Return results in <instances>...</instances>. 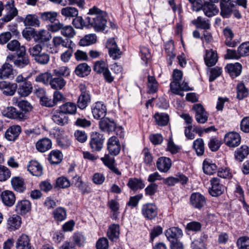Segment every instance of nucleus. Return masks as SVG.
<instances>
[{
    "label": "nucleus",
    "instance_id": "obj_1",
    "mask_svg": "<svg viewBox=\"0 0 249 249\" xmlns=\"http://www.w3.org/2000/svg\"><path fill=\"white\" fill-rule=\"evenodd\" d=\"M86 20L97 31L104 30L107 23V13L96 7L89 10Z\"/></svg>",
    "mask_w": 249,
    "mask_h": 249
},
{
    "label": "nucleus",
    "instance_id": "obj_2",
    "mask_svg": "<svg viewBox=\"0 0 249 249\" xmlns=\"http://www.w3.org/2000/svg\"><path fill=\"white\" fill-rule=\"evenodd\" d=\"M6 14L0 19V26L5 22H8L13 19L18 15V10L15 7L14 1L9 0L5 5ZM4 6L2 1H0V17L2 15V12Z\"/></svg>",
    "mask_w": 249,
    "mask_h": 249
},
{
    "label": "nucleus",
    "instance_id": "obj_3",
    "mask_svg": "<svg viewBox=\"0 0 249 249\" xmlns=\"http://www.w3.org/2000/svg\"><path fill=\"white\" fill-rule=\"evenodd\" d=\"M105 138L102 134L97 132H92L90 136L89 145L93 151H100L103 145Z\"/></svg>",
    "mask_w": 249,
    "mask_h": 249
},
{
    "label": "nucleus",
    "instance_id": "obj_4",
    "mask_svg": "<svg viewBox=\"0 0 249 249\" xmlns=\"http://www.w3.org/2000/svg\"><path fill=\"white\" fill-rule=\"evenodd\" d=\"M4 116L7 117L16 119L19 121H23L27 119L28 117L26 113L18 110L16 108L10 107L7 108L3 112Z\"/></svg>",
    "mask_w": 249,
    "mask_h": 249
},
{
    "label": "nucleus",
    "instance_id": "obj_5",
    "mask_svg": "<svg viewBox=\"0 0 249 249\" xmlns=\"http://www.w3.org/2000/svg\"><path fill=\"white\" fill-rule=\"evenodd\" d=\"M142 213L146 219L152 220L158 215V208L153 203H147L142 206Z\"/></svg>",
    "mask_w": 249,
    "mask_h": 249
},
{
    "label": "nucleus",
    "instance_id": "obj_6",
    "mask_svg": "<svg viewBox=\"0 0 249 249\" xmlns=\"http://www.w3.org/2000/svg\"><path fill=\"white\" fill-rule=\"evenodd\" d=\"M224 142L229 147H237L240 144L241 137L236 132H229L225 136Z\"/></svg>",
    "mask_w": 249,
    "mask_h": 249
},
{
    "label": "nucleus",
    "instance_id": "obj_7",
    "mask_svg": "<svg viewBox=\"0 0 249 249\" xmlns=\"http://www.w3.org/2000/svg\"><path fill=\"white\" fill-rule=\"evenodd\" d=\"M18 85L16 83H12L8 81L0 82V90L6 96H13L15 93Z\"/></svg>",
    "mask_w": 249,
    "mask_h": 249
},
{
    "label": "nucleus",
    "instance_id": "obj_8",
    "mask_svg": "<svg viewBox=\"0 0 249 249\" xmlns=\"http://www.w3.org/2000/svg\"><path fill=\"white\" fill-rule=\"evenodd\" d=\"M193 108L195 111L196 120L198 123L204 124L207 122L208 118V114L201 104L194 105Z\"/></svg>",
    "mask_w": 249,
    "mask_h": 249
},
{
    "label": "nucleus",
    "instance_id": "obj_9",
    "mask_svg": "<svg viewBox=\"0 0 249 249\" xmlns=\"http://www.w3.org/2000/svg\"><path fill=\"white\" fill-rule=\"evenodd\" d=\"M211 188L209 189L210 194L213 196L221 195L224 191V186L220 183V179L214 178L211 179Z\"/></svg>",
    "mask_w": 249,
    "mask_h": 249
},
{
    "label": "nucleus",
    "instance_id": "obj_10",
    "mask_svg": "<svg viewBox=\"0 0 249 249\" xmlns=\"http://www.w3.org/2000/svg\"><path fill=\"white\" fill-rule=\"evenodd\" d=\"M92 113L93 117L96 119L105 118L107 113L106 107L102 102H97L92 107Z\"/></svg>",
    "mask_w": 249,
    "mask_h": 249
},
{
    "label": "nucleus",
    "instance_id": "obj_11",
    "mask_svg": "<svg viewBox=\"0 0 249 249\" xmlns=\"http://www.w3.org/2000/svg\"><path fill=\"white\" fill-rule=\"evenodd\" d=\"M107 144V150L111 155L116 156L119 154L121 150V145L116 137H110L108 140Z\"/></svg>",
    "mask_w": 249,
    "mask_h": 249
},
{
    "label": "nucleus",
    "instance_id": "obj_12",
    "mask_svg": "<svg viewBox=\"0 0 249 249\" xmlns=\"http://www.w3.org/2000/svg\"><path fill=\"white\" fill-rule=\"evenodd\" d=\"M106 46L108 50L110 56L113 59H116L120 57L121 52L117 47L114 38L108 39L107 42Z\"/></svg>",
    "mask_w": 249,
    "mask_h": 249
},
{
    "label": "nucleus",
    "instance_id": "obj_13",
    "mask_svg": "<svg viewBox=\"0 0 249 249\" xmlns=\"http://www.w3.org/2000/svg\"><path fill=\"white\" fill-rule=\"evenodd\" d=\"M7 48L12 52H16L18 56L25 54L26 49L23 45H20V43L17 40H13L7 43Z\"/></svg>",
    "mask_w": 249,
    "mask_h": 249
},
{
    "label": "nucleus",
    "instance_id": "obj_14",
    "mask_svg": "<svg viewBox=\"0 0 249 249\" xmlns=\"http://www.w3.org/2000/svg\"><path fill=\"white\" fill-rule=\"evenodd\" d=\"M99 126L102 131L109 133L115 130L116 124L113 120L105 118L100 121Z\"/></svg>",
    "mask_w": 249,
    "mask_h": 249
},
{
    "label": "nucleus",
    "instance_id": "obj_15",
    "mask_svg": "<svg viewBox=\"0 0 249 249\" xmlns=\"http://www.w3.org/2000/svg\"><path fill=\"white\" fill-rule=\"evenodd\" d=\"M31 209L30 202L26 199L18 201L16 205L15 211L17 213L24 215L28 213Z\"/></svg>",
    "mask_w": 249,
    "mask_h": 249
},
{
    "label": "nucleus",
    "instance_id": "obj_16",
    "mask_svg": "<svg viewBox=\"0 0 249 249\" xmlns=\"http://www.w3.org/2000/svg\"><path fill=\"white\" fill-rule=\"evenodd\" d=\"M157 169L161 172L166 173L172 165L170 159L165 157L159 158L156 162Z\"/></svg>",
    "mask_w": 249,
    "mask_h": 249
},
{
    "label": "nucleus",
    "instance_id": "obj_17",
    "mask_svg": "<svg viewBox=\"0 0 249 249\" xmlns=\"http://www.w3.org/2000/svg\"><path fill=\"white\" fill-rule=\"evenodd\" d=\"M190 202L193 206L197 209L202 208L206 203L204 196L198 193H194L191 195Z\"/></svg>",
    "mask_w": 249,
    "mask_h": 249
},
{
    "label": "nucleus",
    "instance_id": "obj_18",
    "mask_svg": "<svg viewBox=\"0 0 249 249\" xmlns=\"http://www.w3.org/2000/svg\"><path fill=\"white\" fill-rule=\"evenodd\" d=\"M17 89L18 94L20 96L27 97L32 93L33 86L31 82L25 81V82L19 84Z\"/></svg>",
    "mask_w": 249,
    "mask_h": 249
},
{
    "label": "nucleus",
    "instance_id": "obj_19",
    "mask_svg": "<svg viewBox=\"0 0 249 249\" xmlns=\"http://www.w3.org/2000/svg\"><path fill=\"white\" fill-rule=\"evenodd\" d=\"M188 178L183 174L177 175L176 177H170L164 178L163 183L168 186H171L175 185L178 182H181L182 184H186L188 181Z\"/></svg>",
    "mask_w": 249,
    "mask_h": 249
},
{
    "label": "nucleus",
    "instance_id": "obj_20",
    "mask_svg": "<svg viewBox=\"0 0 249 249\" xmlns=\"http://www.w3.org/2000/svg\"><path fill=\"white\" fill-rule=\"evenodd\" d=\"M1 197L3 204L8 207L12 206L15 203V195L11 191L6 190L3 191L1 193Z\"/></svg>",
    "mask_w": 249,
    "mask_h": 249
},
{
    "label": "nucleus",
    "instance_id": "obj_21",
    "mask_svg": "<svg viewBox=\"0 0 249 249\" xmlns=\"http://www.w3.org/2000/svg\"><path fill=\"white\" fill-rule=\"evenodd\" d=\"M20 131L21 127L19 125L11 126L6 130L5 137L9 141H14L18 137Z\"/></svg>",
    "mask_w": 249,
    "mask_h": 249
},
{
    "label": "nucleus",
    "instance_id": "obj_22",
    "mask_svg": "<svg viewBox=\"0 0 249 249\" xmlns=\"http://www.w3.org/2000/svg\"><path fill=\"white\" fill-rule=\"evenodd\" d=\"M28 170L35 176H40L43 173V168L41 165L36 160H31L28 165Z\"/></svg>",
    "mask_w": 249,
    "mask_h": 249
},
{
    "label": "nucleus",
    "instance_id": "obj_23",
    "mask_svg": "<svg viewBox=\"0 0 249 249\" xmlns=\"http://www.w3.org/2000/svg\"><path fill=\"white\" fill-rule=\"evenodd\" d=\"M218 60V56L216 51L213 50H206L204 56V61L206 65L208 67L215 65Z\"/></svg>",
    "mask_w": 249,
    "mask_h": 249
},
{
    "label": "nucleus",
    "instance_id": "obj_24",
    "mask_svg": "<svg viewBox=\"0 0 249 249\" xmlns=\"http://www.w3.org/2000/svg\"><path fill=\"white\" fill-rule=\"evenodd\" d=\"M13 66L8 63H5L0 68V79H4L13 77Z\"/></svg>",
    "mask_w": 249,
    "mask_h": 249
},
{
    "label": "nucleus",
    "instance_id": "obj_25",
    "mask_svg": "<svg viewBox=\"0 0 249 249\" xmlns=\"http://www.w3.org/2000/svg\"><path fill=\"white\" fill-rule=\"evenodd\" d=\"M104 164L107 166L110 170L118 175H121V172L114 165V158L108 155H105L104 157L101 159Z\"/></svg>",
    "mask_w": 249,
    "mask_h": 249
},
{
    "label": "nucleus",
    "instance_id": "obj_26",
    "mask_svg": "<svg viewBox=\"0 0 249 249\" xmlns=\"http://www.w3.org/2000/svg\"><path fill=\"white\" fill-rule=\"evenodd\" d=\"M127 186L131 190L137 191L144 188L145 184L141 178H132L128 179Z\"/></svg>",
    "mask_w": 249,
    "mask_h": 249
},
{
    "label": "nucleus",
    "instance_id": "obj_27",
    "mask_svg": "<svg viewBox=\"0 0 249 249\" xmlns=\"http://www.w3.org/2000/svg\"><path fill=\"white\" fill-rule=\"evenodd\" d=\"M200 7V9L202 8L205 15L209 17L215 15L219 11L215 4L209 2H205L202 6H199Z\"/></svg>",
    "mask_w": 249,
    "mask_h": 249
},
{
    "label": "nucleus",
    "instance_id": "obj_28",
    "mask_svg": "<svg viewBox=\"0 0 249 249\" xmlns=\"http://www.w3.org/2000/svg\"><path fill=\"white\" fill-rule=\"evenodd\" d=\"M52 119L54 123L61 125H65L68 122V117L59 108L54 112Z\"/></svg>",
    "mask_w": 249,
    "mask_h": 249
},
{
    "label": "nucleus",
    "instance_id": "obj_29",
    "mask_svg": "<svg viewBox=\"0 0 249 249\" xmlns=\"http://www.w3.org/2000/svg\"><path fill=\"white\" fill-rule=\"evenodd\" d=\"M165 235L168 240L172 242V241H176L178 238L182 236V231L178 228L172 227L166 231Z\"/></svg>",
    "mask_w": 249,
    "mask_h": 249
},
{
    "label": "nucleus",
    "instance_id": "obj_30",
    "mask_svg": "<svg viewBox=\"0 0 249 249\" xmlns=\"http://www.w3.org/2000/svg\"><path fill=\"white\" fill-rule=\"evenodd\" d=\"M11 182L13 188L17 192L22 193L26 189L24 180L21 177H13L11 178Z\"/></svg>",
    "mask_w": 249,
    "mask_h": 249
},
{
    "label": "nucleus",
    "instance_id": "obj_31",
    "mask_svg": "<svg viewBox=\"0 0 249 249\" xmlns=\"http://www.w3.org/2000/svg\"><path fill=\"white\" fill-rule=\"evenodd\" d=\"M226 69L230 76L234 78L240 74L242 71V65L239 63L229 64L226 66Z\"/></svg>",
    "mask_w": 249,
    "mask_h": 249
},
{
    "label": "nucleus",
    "instance_id": "obj_32",
    "mask_svg": "<svg viewBox=\"0 0 249 249\" xmlns=\"http://www.w3.org/2000/svg\"><path fill=\"white\" fill-rule=\"evenodd\" d=\"M16 248L17 249H32L28 236L24 234H21L17 241Z\"/></svg>",
    "mask_w": 249,
    "mask_h": 249
},
{
    "label": "nucleus",
    "instance_id": "obj_33",
    "mask_svg": "<svg viewBox=\"0 0 249 249\" xmlns=\"http://www.w3.org/2000/svg\"><path fill=\"white\" fill-rule=\"evenodd\" d=\"M52 146V143L48 138H43L39 140L36 143V148L40 152H45L46 151L51 148Z\"/></svg>",
    "mask_w": 249,
    "mask_h": 249
},
{
    "label": "nucleus",
    "instance_id": "obj_34",
    "mask_svg": "<svg viewBox=\"0 0 249 249\" xmlns=\"http://www.w3.org/2000/svg\"><path fill=\"white\" fill-rule=\"evenodd\" d=\"M61 111L63 112L65 114H75L77 110L76 105L71 102L63 104L59 107Z\"/></svg>",
    "mask_w": 249,
    "mask_h": 249
},
{
    "label": "nucleus",
    "instance_id": "obj_35",
    "mask_svg": "<svg viewBox=\"0 0 249 249\" xmlns=\"http://www.w3.org/2000/svg\"><path fill=\"white\" fill-rule=\"evenodd\" d=\"M52 43L55 48L61 46L67 48L71 47L72 41L67 38H63L60 36H55L53 38Z\"/></svg>",
    "mask_w": 249,
    "mask_h": 249
},
{
    "label": "nucleus",
    "instance_id": "obj_36",
    "mask_svg": "<svg viewBox=\"0 0 249 249\" xmlns=\"http://www.w3.org/2000/svg\"><path fill=\"white\" fill-rule=\"evenodd\" d=\"M120 234L119 225L118 224H112L108 229L107 235L110 240L112 241H116Z\"/></svg>",
    "mask_w": 249,
    "mask_h": 249
},
{
    "label": "nucleus",
    "instance_id": "obj_37",
    "mask_svg": "<svg viewBox=\"0 0 249 249\" xmlns=\"http://www.w3.org/2000/svg\"><path fill=\"white\" fill-rule=\"evenodd\" d=\"M21 223V217L17 215L10 217L7 221L8 229L11 231L18 229L20 227Z\"/></svg>",
    "mask_w": 249,
    "mask_h": 249
},
{
    "label": "nucleus",
    "instance_id": "obj_38",
    "mask_svg": "<svg viewBox=\"0 0 249 249\" xmlns=\"http://www.w3.org/2000/svg\"><path fill=\"white\" fill-rule=\"evenodd\" d=\"M90 101V96L89 92H83L80 94L77 102V106L81 109L85 108Z\"/></svg>",
    "mask_w": 249,
    "mask_h": 249
},
{
    "label": "nucleus",
    "instance_id": "obj_39",
    "mask_svg": "<svg viewBox=\"0 0 249 249\" xmlns=\"http://www.w3.org/2000/svg\"><path fill=\"white\" fill-rule=\"evenodd\" d=\"M249 154V148L248 146L244 145L238 148L235 152V159L242 161Z\"/></svg>",
    "mask_w": 249,
    "mask_h": 249
},
{
    "label": "nucleus",
    "instance_id": "obj_40",
    "mask_svg": "<svg viewBox=\"0 0 249 249\" xmlns=\"http://www.w3.org/2000/svg\"><path fill=\"white\" fill-rule=\"evenodd\" d=\"M216 165L213 163L210 160L206 159L203 163V170L204 172L208 175H212L216 170Z\"/></svg>",
    "mask_w": 249,
    "mask_h": 249
},
{
    "label": "nucleus",
    "instance_id": "obj_41",
    "mask_svg": "<svg viewBox=\"0 0 249 249\" xmlns=\"http://www.w3.org/2000/svg\"><path fill=\"white\" fill-rule=\"evenodd\" d=\"M196 28L204 30H208L210 28V24L208 19L198 17L196 19H194L192 21Z\"/></svg>",
    "mask_w": 249,
    "mask_h": 249
},
{
    "label": "nucleus",
    "instance_id": "obj_42",
    "mask_svg": "<svg viewBox=\"0 0 249 249\" xmlns=\"http://www.w3.org/2000/svg\"><path fill=\"white\" fill-rule=\"evenodd\" d=\"M61 34L66 38L70 39L73 38L76 35V32L74 28L70 25H64L61 29Z\"/></svg>",
    "mask_w": 249,
    "mask_h": 249
},
{
    "label": "nucleus",
    "instance_id": "obj_43",
    "mask_svg": "<svg viewBox=\"0 0 249 249\" xmlns=\"http://www.w3.org/2000/svg\"><path fill=\"white\" fill-rule=\"evenodd\" d=\"M63 155L62 153L57 150H53L49 155L48 160L51 164H57L59 163L62 160Z\"/></svg>",
    "mask_w": 249,
    "mask_h": 249
},
{
    "label": "nucleus",
    "instance_id": "obj_44",
    "mask_svg": "<svg viewBox=\"0 0 249 249\" xmlns=\"http://www.w3.org/2000/svg\"><path fill=\"white\" fill-rule=\"evenodd\" d=\"M42 20L53 23L56 20L57 13L54 11L44 12L39 13Z\"/></svg>",
    "mask_w": 249,
    "mask_h": 249
},
{
    "label": "nucleus",
    "instance_id": "obj_45",
    "mask_svg": "<svg viewBox=\"0 0 249 249\" xmlns=\"http://www.w3.org/2000/svg\"><path fill=\"white\" fill-rule=\"evenodd\" d=\"M66 83V81L63 78L59 77L52 78L50 85L52 89L58 90L62 89Z\"/></svg>",
    "mask_w": 249,
    "mask_h": 249
},
{
    "label": "nucleus",
    "instance_id": "obj_46",
    "mask_svg": "<svg viewBox=\"0 0 249 249\" xmlns=\"http://www.w3.org/2000/svg\"><path fill=\"white\" fill-rule=\"evenodd\" d=\"M234 4L231 2L229 3H225L221 2V12L220 14L224 18H227L230 17L231 13L232 8L233 7Z\"/></svg>",
    "mask_w": 249,
    "mask_h": 249
},
{
    "label": "nucleus",
    "instance_id": "obj_47",
    "mask_svg": "<svg viewBox=\"0 0 249 249\" xmlns=\"http://www.w3.org/2000/svg\"><path fill=\"white\" fill-rule=\"evenodd\" d=\"M154 118L157 124L160 126L167 125L169 121V116L164 113H156Z\"/></svg>",
    "mask_w": 249,
    "mask_h": 249
},
{
    "label": "nucleus",
    "instance_id": "obj_48",
    "mask_svg": "<svg viewBox=\"0 0 249 249\" xmlns=\"http://www.w3.org/2000/svg\"><path fill=\"white\" fill-rule=\"evenodd\" d=\"M90 71V67L85 63L78 65L75 70L76 74L80 77H83L85 75H87Z\"/></svg>",
    "mask_w": 249,
    "mask_h": 249
},
{
    "label": "nucleus",
    "instance_id": "obj_49",
    "mask_svg": "<svg viewBox=\"0 0 249 249\" xmlns=\"http://www.w3.org/2000/svg\"><path fill=\"white\" fill-rule=\"evenodd\" d=\"M24 23L26 26L38 27L40 24V22L36 15H28L24 21Z\"/></svg>",
    "mask_w": 249,
    "mask_h": 249
},
{
    "label": "nucleus",
    "instance_id": "obj_50",
    "mask_svg": "<svg viewBox=\"0 0 249 249\" xmlns=\"http://www.w3.org/2000/svg\"><path fill=\"white\" fill-rule=\"evenodd\" d=\"M54 219L57 221H62L66 218L67 213L66 210L62 207H59L53 212Z\"/></svg>",
    "mask_w": 249,
    "mask_h": 249
},
{
    "label": "nucleus",
    "instance_id": "obj_51",
    "mask_svg": "<svg viewBox=\"0 0 249 249\" xmlns=\"http://www.w3.org/2000/svg\"><path fill=\"white\" fill-rule=\"evenodd\" d=\"M52 76L51 73L46 72L41 73L37 75L36 77L35 81L36 82L42 83L45 85L50 84V81L51 80Z\"/></svg>",
    "mask_w": 249,
    "mask_h": 249
},
{
    "label": "nucleus",
    "instance_id": "obj_52",
    "mask_svg": "<svg viewBox=\"0 0 249 249\" xmlns=\"http://www.w3.org/2000/svg\"><path fill=\"white\" fill-rule=\"evenodd\" d=\"M18 57L14 60L13 63L15 66L18 68H23L29 63V60L27 56L23 55L18 56Z\"/></svg>",
    "mask_w": 249,
    "mask_h": 249
},
{
    "label": "nucleus",
    "instance_id": "obj_53",
    "mask_svg": "<svg viewBox=\"0 0 249 249\" xmlns=\"http://www.w3.org/2000/svg\"><path fill=\"white\" fill-rule=\"evenodd\" d=\"M96 41V36L95 34H91L86 35L84 37L82 38L79 41V44L82 46H88L94 43Z\"/></svg>",
    "mask_w": 249,
    "mask_h": 249
},
{
    "label": "nucleus",
    "instance_id": "obj_54",
    "mask_svg": "<svg viewBox=\"0 0 249 249\" xmlns=\"http://www.w3.org/2000/svg\"><path fill=\"white\" fill-rule=\"evenodd\" d=\"M61 14L65 17H74L78 15V10L74 7H67L63 8L61 9Z\"/></svg>",
    "mask_w": 249,
    "mask_h": 249
},
{
    "label": "nucleus",
    "instance_id": "obj_55",
    "mask_svg": "<svg viewBox=\"0 0 249 249\" xmlns=\"http://www.w3.org/2000/svg\"><path fill=\"white\" fill-rule=\"evenodd\" d=\"M193 148L197 155H202L204 152V144L203 140L199 138L195 140L193 142Z\"/></svg>",
    "mask_w": 249,
    "mask_h": 249
},
{
    "label": "nucleus",
    "instance_id": "obj_56",
    "mask_svg": "<svg viewBox=\"0 0 249 249\" xmlns=\"http://www.w3.org/2000/svg\"><path fill=\"white\" fill-rule=\"evenodd\" d=\"M11 173L8 167L0 165V181L3 182L7 180L11 177Z\"/></svg>",
    "mask_w": 249,
    "mask_h": 249
},
{
    "label": "nucleus",
    "instance_id": "obj_57",
    "mask_svg": "<svg viewBox=\"0 0 249 249\" xmlns=\"http://www.w3.org/2000/svg\"><path fill=\"white\" fill-rule=\"evenodd\" d=\"M58 145L63 149L68 148L71 144V141L67 136L60 137L57 139Z\"/></svg>",
    "mask_w": 249,
    "mask_h": 249
},
{
    "label": "nucleus",
    "instance_id": "obj_58",
    "mask_svg": "<svg viewBox=\"0 0 249 249\" xmlns=\"http://www.w3.org/2000/svg\"><path fill=\"white\" fill-rule=\"evenodd\" d=\"M148 88L150 93H154L157 91L158 84L154 77L151 76H148Z\"/></svg>",
    "mask_w": 249,
    "mask_h": 249
},
{
    "label": "nucleus",
    "instance_id": "obj_59",
    "mask_svg": "<svg viewBox=\"0 0 249 249\" xmlns=\"http://www.w3.org/2000/svg\"><path fill=\"white\" fill-rule=\"evenodd\" d=\"M53 74L57 76H67L70 73V69L66 66H62L53 70Z\"/></svg>",
    "mask_w": 249,
    "mask_h": 249
},
{
    "label": "nucleus",
    "instance_id": "obj_60",
    "mask_svg": "<svg viewBox=\"0 0 249 249\" xmlns=\"http://www.w3.org/2000/svg\"><path fill=\"white\" fill-rule=\"evenodd\" d=\"M248 94V90L243 83H240L237 87V97L241 100Z\"/></svg>",
    "mask_w": 249,
    "mask_h": 249
},
{
    "label": "nucleus",
    "instance_id": "obj_61",
    "mask_svg": "<svg viewBox=\"0 0 249 249\" xmlns=\"http://www.w3.org/2000/svg\"><path fill=\"white\" fill-rule=\"evenodd\" d=\"M56 185L60 188H67L70 186L71 183L67 178L62 176L57 178Z\"/></svg>",
    "mask_w": 249,
    "mask_h": 249
},
{
    "label": "nucleus",
    "instance_id": "obj_62",
    "mask_svg": "<svg viewBox=\"0 0 249 249\" xmlns=\"http://www.w3.org/2000/svg\"><path fill=\"white\" fill-rule=\"evenodd\" d=\"M108 69L104 61H98L95 63L93 70L97 73H103Z\"/></svg>",
    "mask_w": 249,
    "mask_h": 249
},
{
    "label": "nucleus",
    "instance_id": "obj_63",
    "mask_svg": "<svg viewBox=\"0 0 249 249\" xmlns=\"http://www.w3.org/2000/svg\"><path fill=\"white\" fill-rule=\"evenodd\" d=\"M34 59L37 63L41 65H46L50 61V55L46 53H41Z\"/></svg>",
    "mask_w": 249,
    "mask_h": 249
},
{
    "label": "nucleus",
    "instance_id": "obj_64",
    "mask_svg": "<svg viewBox=\"0 0 249 249\" xmlns=\"http://www.w3.org/2000/svg\"><path fill=\"white\" fill-rule=\"evenodd\" d=\"M237 245L239 249H249V238L242 237L237 241Z\"/></svg>",
    "mask_w": 249,
    "mask_h": 249
}]
</instances>
